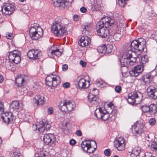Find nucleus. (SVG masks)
<instances>
[{"label":"nucleus","mask_w":157,"mask_h":157,"mask_svg":"<svg viewBox=\"0 0 157 157\" xmlns=\"http://www.w3.org/2000/svg\"><path fill=\"white\" fill-rule=\"evenodd\" d=\"M146 40L142 38H140L138 40H133L131 44L127 45L128 48L124 52L120 54V58L122 59H136V55L133 49L142 52L146 47Z\"/></svg>","instance_id":"1"},{"label":"nucleus","mask_w":157,"mask_h":157,"mask_svg":"<svg viewBox=\"0 0 157 157\" xmlns=\"http://www.w3.org/2000/svg\"><path fill=\"white\" fill-rule=\"evenodd\" d=\"M114 22V20L110 17H102L96 25V29L97 34L104 38L112 37L111 35H110L107 27L111 26Z\"/></svg>","instance_id":"2"},{"label":"nucleus","mask_w":157,"mask_h":157,"mask_svg":"<svg viewBox=\"0 0 157 157\" xmlns=\"http://www.w3.org/2000/svg\"><path fill=\"white\" fill-rule=\"evenodd\" d=\"M52 31L55 36H63L66 33V29L60 22L55 21L52 26Z\"/></svg>","instance_id":"3"},{"label":"nucleus","mask_w":157,"mask_h":157,"mask_svg":"<svg viewBox=\"0 0 157 157\" xmlns=\"http://www.w3.org/2000/svg\"><path fill=\"white\" fill-rule=\"evenodd\" d=\"M147 59H141L139 65L136 66L130 71V74L132 76L137 77L144 70V67L147 62Z\"/></svg>","instance_id":"4"},{"label":"nucleus","mask_w":157,"mask_h":157,"mask_svg":"<svg viewBox=\"0 0 157 157\" xmlns=\"http://www.w3.org/2000/svg\"><path fill=\"white\" fill-rule=\"evenodd\" d=\"M60 80V77L59 76L54 75L52 73L46 77L45 83L49 87L55 86L59 82Z\"/></svg>","instance_id":"5"},{"label":"nucleus","mask_w":157,"mask_h":157,"mask_svg":"<svg viewBox=\"0 0 157 157\" xmlns=\"http://www.w3.org/2000/svg\"><path fill=\"white\" fill-rule=\"evenodd\" d=\"M43 31L40 27H32L29 30V33L30 36L33 40H37L39 39L43 35Z\"/></svg>","instance_id":"6"},{"label":"nucleus","mask_w":157,"mask_h":157,"mask_svg":"<svg viewBox=\"0 0 157 157\" xmlns=\"http://www.w3.org/2000/svg\"><path fill=\"white\" fill-rule=\"evenodd\" d=\"M75 107V103L70 101H64L63 102H61L59 105L60 109L63 111L67 110L71 111L74 110Z\"/></svg>","instance_id":"7"},{"label":"nucleus","mask_w":157,"mask_h":157,"mask_svg":"<svg viewBox=\"0 0 157 157\" xmlns=\"http://www.w3.org/2000/svg\"><path fill=\"white\" fill-rule=\"evenodd\" d=\"M51 127V125L47 122L44 123L41 121L39 122H37L33 126V128L34 131L37 130L39 132H43L44 131H48Z\"/></svg>","instance_id":"8"},{"label":"nucleus","mask_w":157,"mask_h":157,"mask_svg":"<svg viewBox=\"0 0 157 157\" xmlns=\"http://www.w3.org/2000/svg\"><path fill=\"white\" fill-rule=\"evenodd\" d=\"M143 97L142 94L140 92H134L129 94L127 99L128 102L130 104H133L136 101L139 102L138 99H141ZM138 104V102H136Z\"/></svg>","instance_id":"9"},{"label":"nucleus","mask_w":157,"mask_h":157,"mask_svg":"<svg viewBox=\"0 0 157 157\" xmlns=\"http://www.w3.org/2000/svg\"><path fill=\"white\" fill-rule=\"evenodd\" d=\"M43 141L46 145L52 147L54 146L56 144V138L53 135L50 134L45 135L43 137Z\"/></svg>","instance_id":"10"},{"label":"nucleus","mask_w":157,"mask_h":157,"mask_svg":"<svg viewBox=\"0 0 157 157\" xmlns=\"http://www.w3.org/2000/svg\"><path fill=\"white\" fill-rule=\"evenodd\" d=\"M78 86L79 88L85 89L88 88L90 86V81L83 78L78 77L76 79Z\"/></svg>","instance_id":"11"},{"label":"nucleus","mask_w":157,"mask_h":157,"mask_svg":"<svg viewBox=\"0 0 157 157\" xmlns=\"http://www.w3.org/2000/svg\"><path fill=\"white\" fill-rule=\"evenodd\" d=\"M145 127L144 124L141 122L138 121L132 126V129L135 133L139 134L142 133L144 131Z\"/></svg>","instance_id":"12"},{"label":"nucleus","mask_w":157,"mask_h":157,"mask_svg":"<svg viewBox=\"0 0 157 157\" xmlns=\"http://www.w3.org/2000/svg\"><path fill=\"white\" fill-rule=\"evenodd\" d=\"M52 3L54 6L61 8H64L70 5L68 2L65 0H52Z\"/></svg>","instance_id":"13"},{"label":"nucleus","mask_w":157,"mask_h":157,"mask_svg":"<svg viewBox=\"0 0 157 157\" xmlns=\"http://www.w3.org/2000/svg\"><path fill=\"white\" fill-rule=\"evenodd\" d=\"M116 148L119 151H122L125 147L124 141L123 138H119L115 140L114 142Z\"/></svg>","instance_id":"14"},{"label":"nucleus","mask_w":157,"mask_h":157,"mask_svg":"<svg viewBox=\"0 0 157 157\" xmlns=\"http://www.w3.org/2000/svg\"><path fill=\"white\" fill-rule=\"evenodd\" d=\"M112 45H109L106 47L105 45L102 46H99L98 48V53L100 54V56H103L104 55H106L109 53L111 52V50H108L109 48H112Z\"/></svg>","instance_id":"15"},{"label":"nucleus","mask_w":157,"mask_h":157,"mask_svg":"<svg viewBox=\"0 0 157 157\" xmlns=\"http://www.w3.org/2000/svg\"><path fill=\"white\" fill-rule=\"evenodd\" d=\"M147 91L148 96L151 98L154 99H157V88L151 86L147 88Z\"/></svg>","instance_id":"16"},{"label":"nucleus","mask_w":157,"mask_h":157,"mask_svg":"<svg viewBox=\"0 0 157 157\" xmlns=\"http://www.w3.org/2000/svg\"><path fill=\"white\" fill-rule=\"evenodd\" d=\"M1 10L2 13L5 15H10L14 11V8L13 5L10 4H6L4 6Z\"/></svg>","instance_id":"17"},{"label":"nucleus","mask_w":157,"mask_h":157,"mask_svg":"<svg viewBox=\"0 0 157 157\" xmlns=\"http://www.w3.org/2000/svg\"><path fill=\"white\" fill-rule=\"evenodd\" d=\"M27 56L29 59H39L41 53L37 50H31L28 52Z\"/></svg>","instance_id":"18"},{"label":"nucleus","mask_w":157,"mask_h":157,"mask_svg":"<svg viewBox=\"0 0 157 157\" xmlns=\"http://www.w3.org/2000/svg\"><path fill=\"white\" fill-rule=\"evenodd\" d=\"M45 98L44 96L40 95H36L33 99V101L34 104L39 105H42L45 102Z\"/></svg>","instance_id":"19"},{"label":"nucleus","mask_w":157,"mask_h":157,"mask_svg":"<svg viewBox=\"0 0 157 157\" xmlns=\"http://www.w3.org/2000/svg\"><path fill=\"white\" fill-rule=\"evenodd\" d=\"M91 39L87 36H82L78 42L79 44L81 46L83 47L87 46L91 43Z\"/></svg>","instance_id":"20"},{"label":"nucleus","mask_w":157,"mask_h":157,"mask_svg":"<svg viewBox=\"0 0 157 157\" xmlns=\"http://www.w3.org/2000/svg\"><path fill=\"white\" fill-rule=\"evenodd\" d=\"M21 52L20 51L15 50L9 52L8 58L9 59H21Z\"/></svg>","instance_id":"21"},{"label":"nucleus","mask_w":157,"mask_h":157,"mask_svg":"<svg viewBox=\"0 0 157 157\" xmlns=\"http://www.w3.org/2000/svg\"><path fill=\"white\" fill-rule=\"evenodd\" d=\"M92 143L95 144L96 146V142L94 140H92L91 142L90 141H84L81 144V147L82 149L84 151H87L88 150L89 147L90 145H92Z\"/></svg>","instance_id":"22"},{"label":"nucleus","mask_w":157,"mask_h":157,"mask_svg":"<svg viewBox=\"0 0 157 157\" xmlns=\"http://www.w3.org/2000/svg\"><path fill=\"white\" fill-rule=\"evenodd\" d=\"M88 98L89 101L91 104L93 105H97L98 99L97 98L96 95L90 93L88 96Z\"/></svg>","instance_id":"23"},{"label":"nucleus","mask_w":157,"mask_h":157,"mask_svg":"<svg viewBox=\"0 0 157 157\" xmlns=\"http://www.w3.org/2000/svg\"><path fill=\"white\" fill-rule=\"evenodd\" d=\"M24 82V79L22 75L20 74L17 76L15 78V82L18 87L21 86Z\"/></svg>","instance_id":"24"},{"label":"nucleus","mask_w":157,"mask_h":157,"mask_svg":"<svg viewBox=\"0 0 157 157\" xmlns=\"http://www.w3.org/2000/svg\"><path fill=\"white\" fill-rule=\"evenodd\" d=\"M82 33L87 35L92 29V25L90 24H87L84 25L83 27Z\"/></svg>","instance_id":"25"},{"label":"nucleus","mask_w":157,"mask_h":157,"mask_svg":"<svg viewBox=\"0 0 157 157\" xmlns=\"http://www.w3.org/2000/svg\"><path fill=\"white\" fill-rule=\"evenodd\" d=\"M141 152L140 148L138 146L134 147L131 154V157H137Z\"/></svg>","instance_id":"26"},{"label":"nucleus","mask_w":157,"mask_h":157,"mask_svg":"<svg viewBox=\"0 0 157 157\" xmlns=\"http://www.w3.org/2000/svg\"><path fill=\"white\" fill-rule=\"evenodd\" d=\"M105 109L101 107L97 109L95 112V115L98 118L101 119L103 116L104 110Z\"/></svg>","instance_id":"27"},{"label":"nucleus","mask_w":157,"mask_h":157,"mask_svg":"<svg viewBox=\"0 0 157 157\" xmlns=\"http://www.w3.org/2000/svg\"><path fill=\"white\" fill-rule=\"evenodd\" d=\"M92 3L93 8L96 10H99L101 5L100 0H94Z\"/></svg>","instance_id":"28"},{"label":"nucleus","mask_w":157,"mask_h":157,"mask_svg":"<svg viewBox=\"0 0 157 157\" xmlns=\"http://www.w3.org/2000/svg\"><path fill=\"white\" fill-rule=\"evenodd\" d=\"M149 112L151 115H154L157 112V107L156 105L153 104H151L149 105Z\"/></svg>","instance_id":"29"},{"label":"nucleus","mask_w":157,"mask_h":157,"mask_svg":"<svg viewBox=\"0 0 157 157\" xmlns=\"http://www.w3.org/2000/svg\"><path fill=\"white\" fill-rule=\"evenodd\" d=\"M112 37L108 38L109 39V41L111 42H114L115 41H118L120 40L121 35L119 33H116L113 36L111 35Z\"/></svg>","instance_id":"30"},{"label":"nucleus","mask_w":157,"mask_h":157,"mask_svg":"<svg viewBox=\"0 0 157 157\" xmlns=\"http://www.w3.org/2000/svg\"><path fill=\"white\" fill-rule=\"evenodd\" d=\"M62 52L63 51L62 50L57 49L52 50L51 52V53L52 56H56L58 57L61 56Z\"/></svg>","instance_id":"31"},{"label":"nucleus","mask_w":157,"mask_h":157,"mask_svg":"<svg viewBox=\"0 0 157 157\" xmlns=\"http://www.w3.org/2000/svg\"><path fill=\"white\" fill-rule=\"evenodd\" d=\"M1 118L6 124H8L10 123V122L13 120V118L12 116H11L9 115L8 117L6 116L1 117Z\"/></svg>","instance_id":"32"},{"label":"nucleus","mask_w":157,"mask_h":157,"mask_svg":"<svg viewBox=\"0 0 157 157\" xmlns=\"http://www.w3.org/2000/svg\"><path fill=\"white\" fill-rule=\"evenodd\" d=\"M120 60H121V62H123L124 60H125V63L123 64L124 65L126 66V67L133 65L136 61V59H134V61L131 60V59H120Z\"/></svg>","instance_id":"33"},{"label":"nucleus","mask_w":157,"mask_h":157,"mask_svg":"<svg viewBox=\"0 0 157 157\" xmlns=\"http://www.w3.org/2000/svg\"><path fill=\"white\" fill-rule=\"evenodd\" d=\"M20 107V104L17 101H13L11 105V107L13 109H18Z\"/></svg>","instance_id":"34"},{"label":"nucleus","mask_w":157,"mask_h":157,"mask_svg":"<svg viewBox=\"0 0 157 157\" xmlns=\"http://www.w3.org/2000/svg\"><path fill=\"white\" fill-rule=\"evenodd\" d=\"M140 108L144 113H149V105H141Z\"/></svg>","instance_id":"35"},{"label":"nucleus","mask_w":157,"mask_h":157,"mask_svg":"<svg viewBox=\"0 0 157 157\" xmlns=\"http://www.w3.org/2000/svg\"><path fill=\"white\" fill-rule=\"evenodd\" d=\"M103 112V116H102V117L101 118V119L102 120L105 121L109 119V115L105 109L104 110Z\"/></svg>","instance_id":"36"},{"label":"nucleus","mask_w":157,"mask_h":157,"mask_svg":"<svg viewBox=\"0 0 157 157\" xmlns=\"http://www.w3.org/2000/svg\"><path fill=\"white\" fill-rule=\"evenodd\" d=\"M150 148L151 150L157 152V143L153 142L150 146Z\"/></svg>","instance_id":"37"},{"label":"nucleus","mask_w":157,"mask_h":157,"mask_svg":"<svg viewBox=\"0 0 157 157\" xmlns=\"http://www.w3.org/2000/svg\"><path fill=\"white\" fill-rule=\"evenodd\" d=\"M35 157H46V155L44 151H40L35 154Z\"/></svg>","instance_id":"38"},{"label":"nucleus","mask_w":157,"mask_h":157,"mask_svg":"<svg viewBox=\"0 0 157 157\" xmlns=\"http://www.w3.org/2000/svg\"><path fill=\"white\" fill-rule=\"evenodd\" d=\"M127 0H118V3L119 5L121 7H124L126 4Z\"/></svg>","instance_id":"39"},{"label":"nucleus","mask_w":157,"mask_h":157,"mask_svg":"<svg viewBox=\"0 0 157 157\" xmlns=\"http://www.w3.org/2000/svg\"><path fill=\"white\" fill-rule=\"evenodd\" d=\"M21 59H9V62H10L11 63L15 65L19 63Z\"/></svg>","instance_id":"40"},{"label":"nucleus","mask_w":157,"mask_h":157,"mask_svg":"<svg viewBox=\"0 0 157 157\" xmlns=\"http://www.w3.org/2000/svg\"><path fill=\"white\" fill-rule=\"evenodd\" d=\"M96 148V147L95 148L94 147H93L91 146V145H90L89 147L88 150H87V151H85L90 153H92L95 150Z\"/></svg>","instance_id":"41"},{"label":"nucleus","mask_w":157,"mask_h":157,"mask_svg":"<svg viewBox=\"0 0 157 157\" xmlns=\"http://www.w3.org/2000/svg\"><path fill=\"white\" fill-rule=\"evenodd\" d=\"M156 121L155 119V118H151L148 121V123L151 126L154 125L156 123Z\"/></svg>","instance_id":"42"},{"label":"nucleus","mask_w":157,"mask_h":157,"mask_svg":"<svg viewBox=\"0 0 157 157\" xmlns=\"http://www.w3.org/2000/svg\"><path fill=\"white\" fill-rule=\"evenodd\" d=\"M151 76L150 75H146L144 76L143 79H142L143 81L145 82H147L151 78Z\"/></svg>","instance_id":"43"},{"label":"nucleus","mask_w":157,"mask_h":157,"mask_svg":"<svg viewBox=\"0 0 157 157\" xmlns=\"http://www.w3.org/2000/svg\"><path fill=\"white\" fill-rule=\"evenodd\" d=\"M103 83V81L101 79H98L96 81V84L98 86H100L102 85Z\"/></svg>","instance_id":"44"},{"label":"nucleus","mask_w":157,"mask_h":157,"mask_svg":"<svg viewBox=\"0 0 157 157\" xmlns=\"http://www.w3.org/2000/svg\"><path fill=\"white\" fill-rule=\"evenodd\" d=\"M10 154H11V156L13 157L15 156H18L19 157L20 156V153L14 151H11L10 152Z\"/></svg>","instance_id":"45"},{"label":"nucleus","mask_w":157,"mask_h":157,"mask_svg":"<svg viewBox=\"0 0 157 157\" xmlns=\"http://www.w3.org/2000/svg\"><path fill=\"white\" fill-rule=\"evenodd\" d=\"M104 153L105 155L107 156H109L111 155V150L109 148L105 150Z\"/></svg>","instance_id":"46"},{"label":"nucleus","mask_w":157,"mask_h":157,"mask_svg":"<svg viewBox=\"0 0 157 157\" xmlns=\"http://www.w3.org/2000/svg\"><path fill=\"white\" fill-rule=\"evenodd\" d=\"M6 37L9 39H11L13 37V34L11 33H9L8 32L6 33Z\"/></svg>","instance_id":"47"},{"label":"nucleus","mask_w":157,"mask_h":157,"mask_svg":"<svg viewBox=\"0 0 157 157\" xmlns=\"http://www.w3.org/2000/svg\"><path fill=\"white\" fill-rule=\"evenodd\" d=\"M114 89L116 92L119 93L121 91V88L120 86H117L115 87Z\"/></svg>","instance_id":"48"},{"label":"nucleus","mask_w":157,"mask_h":157,"mask_svg":"<svg viewBox=\"0 0 157 157\" xmlns=\"http://www.w3.org/2000/svg\"><path fill=\"white\" fill-rule=\"evenodd\" d=\"M11 116H12L13 114H12L10 113V112H5L3 114H2V117H4L6 116L7 117H8V116H9V115H10Z\"/></svg>","instance_id":"49"},{"label":"nucleus","mask_w":157,"mask_h":157,"mask_svg":"<svg viewBox=\"0 0 157 157\" xmlns=\"http://www.w3.org/2000/svg\"><path fill=\"white\" fill-rule=\"evenodd\" d=\"M62 69L63 71H66L68 69V65L67 64H64L62 66Z\"/></svg>","instance_id":"50"},{"label":"nucleus","mask_w":157,"mask_h":157,"mask_svg":"<svg viewBox=\"0 0 157 157\" xmlns=\"http://www.w3.org/2000/svg\"><path fill=\"white\" fill-rule=\"evenodd\" d=\"M4 112V106L2 103H0V114H2Z\"/></svg>","instance_id":"51"},{"label":"nucleus","mask_w":157,"mask_h":157,"mask_svg":"<svg viewBox=\"0 0 157 157\" xmlns=\"http://www.w3.org/2000/svg\"><path fill=\"white\" fill-rule=\"evenodd\" d=\"M80 63L83 67H85L86 65V63L82 60L80 61Z\"/></svg>","instance_id":"52"},{"label":"nucleus","mask_w":157,"mask_h":157,"mask_svg":"<svg viewBox=\"0 0 157 157\" xmlns=\"http://www.w3.org/2000/svg\"><path fill=\"white\" fill-rule=\"evenodd\" d=\"M47 112L48 114H51L53 112V110L52 109V108L50 107L48 108L47 110Z\"/></svg>","instance_id":"53"},{"label":"nucleus","mask_w":157,"mask_h":157,"mask_svg":"<svg viewBox=\"0 0 157 157\" xmlns=\"http://www.w3.org/2000/svg\"><path fill=\"white\" fill-rule=\"evenodd\" d=\"M80 11L82 13H86L87 12V9L84 7H81L80 9Z\"/></svg>","instance_id":"54"},{"label":"nucleus","mask_w":157,"mask_h":157,"mask_svg":"<svg viewBox=\"0 0 157 157\" xmlns=\"http://www.w3.org/2000/svg\"><path fill=\"white\" fill-rule=\"evenodd\" d=\"M69 143L70 145H74L76 144V142L74 140L72 139L70 141Z\"/></svg>","instance_id":"55"},{"label":"nucleus","mask_w":157,"mask_h":157,"mask_svg":"<svg viewBox=\"0 0 157 157\" xmlns=\"http://www.w3.org/2000/svg\"><path fill=\"white\" fill-rule=\"evenodd\" d=\"M70 86V84L68 82L64 83L63 84V86L65 88H67L68 87Z\"/></svg>","instance_id":"56"},{"label":"nucleus","mask_w":157,"mask_h":157,"mask_svg":"<svg viewBox=\"0 0 157 157\" xmlns=\"http://www.w3.org/2000/svg\"><path fill=\"white\" fill-rule=\"evenodd\" d=\"M76 134L78 136H82L81 131L80 130H78L76 132Z\"/></svg>","instance_id":"57"},{"label":"nucleus","mask_w":157,"mask_h":157,"mask_svg":"<svg viewBox=\"0 0 157 157\" xmlns=\"http://www.w3.org/2000/svg\"><path fill=\"white\" fill-rule=\"evenodd\" d=\"M120 62L121 63V67H126V66L124 65L123 64H125V60H124V61H123H123L121 62V60H120Z\"/></svg>","instance_id":"58"},{"label":"nucleus","mask_w":157,"mask_h":157,"mask_svg":"<svg viewBox=\"0 0 157 157\" xmlns=\"http://www.w3.org/2000/svg\"><path fill=\"white\" fill-rule=\"evenodd\" d=\"M141 59H148V56L146 55H141Z\"/></svg>","instance_id":"59"},{"label":"nucleus","mask_w":157,"mask_h":157,"mask_svg":"<svg viewBox=\"0 0 157 157\" xmlns=\"http://www.w3.org/2000/svg\"><path fill=\"white\" fill-rule=\"evenodd\" d=\"M4 78L3 76L0 74V83L2 82Z\"/></svg>","instance_id":"60"},{"label":"nucleus","mask_w":157,"mask_h":157,"mask_svg":"<svg viewBox=\"0 0 157 157\" xmlns=\"http://www.w3.org/2000/svg\"><path fill=\"white\" fill-rule=\"evenodd\" d=\"M78 16L77 15L75 16V15L74 17V19L75 21H77L78 20Z\"/></svg>","instance_id":"61"},{"label":"nucleus","mask_w":157,"mask_h":157,"mask_svg":"<svg viewBox=\"0 0 157 157\" xmlns=\"http://www.w3.org/2000/svg\"><path fill=\"white\" fill-rule=\"evenodd\" d=\"M108 106L109 107H110L111 108H112V107H113V104L112 103H109L108 105Z\"/></svg>","instance_id":"62"},{"label":"nucleus","mask_w":157,"mask_h":157,"mask_svg":"<svg viewBox=\"0 0 157 157\" xmlns=\"http://www.w3.org/2000/svg\"><path fill=\"white\" fill-rule=\"evenodd\" d=\"M93 90V91H95H95H97V92H98V90H97V89H96V88H94Z\"/></svg>","instance_id":"63"},{"label":"nucleus","mask_w":157,"mask_h":157,"mask_svg":"<svg viewBox=\"0 0 157 157\" xmlns=\"http://www.w3.org/2000/svg\"><path fill=\"white\" fill-rule=\"evenodd\" d=\"M149 157H155V156H152V155H151V156H150Z\"/></svg>","instance_id":"64"}]
</instances>
